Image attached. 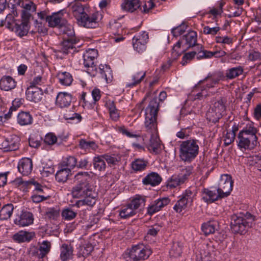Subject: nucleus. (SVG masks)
I'll return each mask as SVG.
<instances>
[{
    "instance_id": "obj_50",
    "label": "nucleus",
    "mask_w": 261,
    "mask_h": 261,
    "mask_svg": "<svg viewBox=\"0 0 261 261\" xmlns=\"http://www.w3.org/2000/svg\"><path fill=\"white\" fill-rule=\"evenodd\" d=\"M77 213L70 208H64L62 212V216L66 220H71L74 219Z\"/></svg>"
},
{
    "instance_id": "obj_44",
    "label": "nucleus",
    "mask_w": 261,
    "mask_h": 261,
    "mask_svg": "<svg viewBox=\"0 0 261 261\" xmlns=\"http://www.w3.org/2000/svg\"><path fill=\"white\" fill-rule=\"evenodd\" d=\"M147 164V162L144 160L136 159L132 163V168L135 171L144 170Z\"/></svg>"
},
{
    "instance_id": "obj_28",
    "label": "nucleus",
    "mask_w": 261,
    "mask_h": 261,
    "mask_svg": "<svg viewBox=\"0 0 261 261\" xmlns=\"http://www.w3.org/2000/svg\"><path fill=\"white\" fill-rule=\"evenodd\" d=\"M98 70V73L100 74L101 77L103 78L107 83L112 81V71L109 65L100 64Z\"/></svg>"
},
{
    "instance_id": "obj_41",
    "label": "nucleus",
    "mask_w": 261,
    "mask_h": 261,
    "mask_svg": "<svg viewBox=\"0 0 261 261\" xmlns=\"http://www.w3.org/2000/svg\"><path fill=\"white\" fill-rule=\"evenodd\" d=\"M50 248V242L48 241H43L40 244L39 248V254H38V258H43L49 252Z\"/></svg>"
},
{
    "instance_id": "obj_31",
    "label": "nucleus",
    "mask_w": 261,
    "mask_h": 261,
    "mask_svg": "<svg viewBox=\"0 0 261 261\" xmlns=\"http://www.w3.org/2000/svg\"><path fill=\"white\" fill-rule=\"evenodd\" d=\"M93 164L94 168L98 171H103L106 168V164L102 155L94 157Z\"/></svg>"
},
{
    "instance_id": "obj_13",
    "label": "nucleus",
    "mask_w": 261,
    "mask_h": 261,
    "mask_svg": "<svg viewBox=\"0 0 261 261\" xmlns=\"http://www.w3.org/2000/svg\"><path fill=\"white\" fill-rule=\"evenodd\" d=\"M19 138L16 135L9 136L1 142L0 148L4 151L16 150L19 147Z\"/></svg>"
},
{
    "instance_id": "obj_52",
    "label": "nucleus",
    "mask_w": 261,
    "mask_h": 261,
    "mask_svg": "<svg viewBox=\"0 0 261 261\" xmlns=\"http://www.w3.org/2000/svg\"><path fill=\"white\" fill-rule=\"evenodd\" d=\"M60 29H61L64 34L67 36L68 38H73L72 37L74 35V31L72 25L67 22L65 25H62Z\"/></svg>"
},
{
    "instance_id": "obj_10",
    "label": "nucleus",
    "mask_w": 261,
    "mask_h": 261,
    "mask_svg": "<svg viewBox=\"0 0 261 261\" xmlns=\"http://www.w3.org/2000/svg\"><path fill=\"white\" fill-rule=\"evenodd\" d=\"M233 181L231 176L228 174L222 175L221 177L217 191L221 197L225 198L229 195L232 190Z\"/></svg>"
},
{
    "instance_id": "obj_36",
    "label": "nucleus",
    "mask_w": 261,
    "mask_h": 261,
    "mask_svg": "<svg viewBox=\"0 0 261 261\" xmlns=\"http://www.w3.org/2000/svg\"><path fill=\"white\" fill-rule=\"evenodd\" d=\"M93 246L90 243H85L80 246L77 253L78 257H85L90 254L93 250Z\"/></svg>"
},
{
    "instance_id": "obj_19",
    "label": "nucleus",
    "mask_w": 261,
    "mask_h": 261,
    "mask_svg": "<svg viewBox=\"0 0 261 261\" xmlns=\"http://www.w3.org/2000/svg\"><path fill=\"white\" fill-rule=\"evenodd\" d=\"M25 94L28 100L37 103L41 100L43 92L40 88H28Z\"/></svg>"
},
{
    "instance_id": "obj_22",
    "label": "nucleus",
    "mask_w": 261,
    "mask_h": 261,
    "mask_svg": "<svg viewBox=\"0 0 261 261\" xmlns=\"http://www.w3.org/2000/svg\"><path fill=\"white\" fill-rule=\"evenodd\" d=\"M32 161L29 158L22 159L18 165V169L23 175H28L32 170Z\"/></svg>"
},
{
    "instance_id": "obj_64",
    "label": "nucleus",
    "mask_w": 261,
    "mask_h": 261,
    "mask_svg": "<svg viewBox=\"0 0 261 261\" xmlns=\"http://www.w3.org/2000/svg\"><path fill=\"white\" fill-rule=\"evenodd\" d=\"M248 60L250 61H256L261 60V53L258 51L250 50L248 55Z\"/></svg>"
},
{
    "instance_id": "obj_16",
    "label": "nucleus",
    "mask_w": 261,
    "mask_h": 261,
    "mask_svg": "<svg viewBox=\"0 0 261 261\" xmlns=\"http://www.w3.org/2000/svg\"><path fill=\"white\" fill-rule=\"evenodd\" d=\"M46 22H48L49 27L59 28L67 23V21L63 18L61 11L53 13L51 15H48L46 17Z\"/></svg>"
},
{
    "instance_id": "obj_24",
    "label": "nucleus",
    "mask_w": 261,
    "mask_h": 261,
    "mask_svg": "<svg viewBox=\"0 0 261 261\" xmlns=\"http://www.w3.org/2000/svg\"><path fill=\"white\" fill-rule=\"evenodd\" d=\"M73 247L71 244H63L60 248V258L62 261H67L73 257Z\"/></svg>"
},
{
    "instance_id": "obj_58",
    "label": "nucleus",
    "mask_w": 261,
    "mask_h": 261,
    "mask_svg": "<svg viewBox=\"0 0 261 261\" xmlns=\"http://www.w3.org/2000/svg\"><path fill=\"white\" fill-rule=\"evenodd\" d=\"M50 198L48 194H39L34 193L31 196V199L34 203H39L44 200H47Z\"/></svg>"
},
{
    "instance_id": "obj_55",
    "label": "nucleus",
    "mask_w": 261,
    "mask_h": 261,
    "mask_svg": "<svg viewBox=\"0 0 261 261\" xmlns=\"http://www.w3.org/2000/svg\"><path fill=\"white\" fill-rule=\"evenodd\" d=\"M195 195V193L194 191H192L191 189H187L182 194L181 198L183 200H185V201L188 203H192Z\"/></svg>"
},
{
    "instance_id": "obj_46",
    "label": "nucleus",
    "mask_w": 261,
    "mask_h": 261,
    "mask_svg": "<svg viewBox=\"0 0 261 261\" xmlns=\"http://www.w3.org/2000/svg\"><path fill=\"white\" fill-rule=\"evenodd\" d=\"M225 99L221 98L214 103L213 106L211 109L218 113H220L221 115H223V113L225 112L226 109L225 105Z\"/></svg>"
},
{
    "instance_id": "obj_57",
    "label": "nucleus",
    "mask_w": 261,
    "mask_h": 261,
    "mask_svg": "<svg viewBox=\"0 0 261 261\" xmlns=\"http://www.w3.org/2000/svg\"><path fill=\"white\" fill-rule=\"evenodd\" d=\"M215 41L218 43L223 44V48H225V44H230L232 43V39L228 36H217L215 38Z\"/></svg>"
},
{
    "instance_id": "obj_45",
    "label": "nucleus",
    "mask_w": 261,
    "mask_h": 261,
    "mask_svg": "<svg viewBox=\"0 0 261 261\" xmlns=\"http://www.w3.org/2000/svg\"><path fill=\"white\" fill-rule=\"evenodd\" d=\"M84 199L82 200H77L75 203V205L77 207H80L84 205H88L90 207H92L96 202V198H92V197H83Z\"/></svg>"
},
{
    "instance_id": "obj_56",
    "label": "nucleus",
    "mask_w": 261,
    "mask_h": 261,
    "mask_svg": "<svg viewBox=\"0 0 261 261\" xmlns=\"http://www.w3.org/2000/svg\"><path fill=\"white\" fill-rule=\"evenodd\" d=\"M45 215L49 219H57L60 216V210L55 208H49L45 212Z\"/></svg>"
},
{
    "instance_id": "obj_15",
    "label": "nucleus",
    "mask_w": 261,
    "mask_h": 261,
    "mask_svg": "<svg viewBox=\"0 0 261 261\" xmlns=\"http://www.w3.org/2000/svg\"><path fill=\"white\" fill-rule=\"evenodd\" d=\"M76 43L75 40L73 38H67L65 37L64 40L59 44L57 48L55 49L56 53H61L64 55H67L71 50L74 51L75 47L74 44Z\"/></svg>"
},
{
    "instance_id": "obj_3",
    "label": "nucleus",
    "mask_w": 261,
    "mask_h": 261,
    "mask_svg": "<svg viewBox=\"0 0 261 261\" xmlns=\"http://www.w3.org/2000/svg\"><path fill=\"white\" fill-rule=\"evenodd\" d=\"M199 140L190 139L181 142L179 147V156L180 160L185 163H191L199 154Z\"/></svg>"
},
{
    "instance_id": "obj_34",
    "label": "nucleus",
    "mask_w": 261,
    "mask_h": 261,
    "mask_svg": "<svg viewBox=\"0 0 261 261\" xmlns=\"http://www.w3.org/2000/svg\"><path fill=\"white\" fill-rule=\"evenodd\" d=\"M243 68L239 66L230 68L226 71L225 76L227 79L232 80L241 75L243 72Z\"/></svg>"
},
{
    "instance_id": "obj_37",
    "label": "nucleus",
    "mask_w": 261,
    "mask_h": 261,
    "mask_svg": "<svg viewBox=\"0 0 261 261\" xmlns=\"http://www.w3.org/2000/svg\"><path fill=\"white\" fill-rule=\"evenodd\" d=\"M137 214L136 210H134L129 203L125 206L123 207L119 212V216L121 218L127 219L133 217Z\"/></svg>"
},
{
    "instance_id": "obj_5",
    "label": "nucleus",
    "mask_w": 261,
    "mask_h": 261,
    "mask_svg": "<svg viewBox=\"0 0 261 261\" xmlns=\"http://www.w3.org/2000/svg\"><path fill=\"white\" fill-rule=\"evenodd\" d=\"M197 42V33L191 31L185 35L181 40H179L172 49V57L176 60L182 53L191 47L195 46Z\"/></svg>"
},
{
    "instance_id": "obj_38",
    "label": "nucleus",
    "mask_w": 261,
    "mask_h": 261,
    "mask_svg": "<svg viewBox=\"0 0 261 261\" xmlns=\"http://www.w3.org/2000/svg\"><path fill=\"white\" fill-rule=\"evenodd\" d=\"M58 78L59 82L63 85L69 86L72 82L73 79L71 74L67 72L58 73Z\"/></svg>"
},
{
    "instance_id": "obj_1",
    "label": "nucleus",
    "mask_w": 261,
    "mask_h": 261,
    "mask_svg": "<svg viewBox=\"0 0 261 261\" xmlns=\"http://www.w3.org/2000/svg\"><path fill=\"white\" fill-rule=\"evenodd\" d=\"M159 103L157 98H153L149 102L145 110V128L147 132L150 135L148 150L155 154H158L161 150V144L160 139L156 136L157 133L156 117L159 110Z\"/></svg>"
},
{
    "instance_id": "obj_23",
    "label": "nucleus",
    "mask_w": 261,
    "mask_h": 261,
    "mask_svg": "<svg viewBox=\"0 0 261 261\" xmlns=\"http://www.w3.org/2000/svg\"><path fill=\"white\" fill-rule=\"evenodd\" d=\"M141 2L140 0H124L121 8L124 11L134 12L140 8Z\"/></svg>"
},
{
    "instance_id": "obj_6",
    "label": "nucleus",
    "mask_w": 261,
    "mask_h": 261,
    "mask_svg": "<svg viewBox=\"0 0 261 261\" xmlns=\"http://www.w3.org/2000/svg\"><path fill=\"white\" fill-rule=\"evenodd\" d=\"M254 220L253 216L250 213H247L245 216L233 215L230 224L231 231L234 233H245L248 229L251 227Z\"/></svg>"
},
{
    "instance_id": "obj_17",
    "label": "nucleus",
    "mask_w": 261,
    "mask_h": 261,
    "mask_svg": "<svg viewBox=\"0 0 261 261\" xmlns=\"http://www.w3.org/2000/svg\"><path fill=\"white\" fill-rule=\"evenodd\" d=\"M34 220V216L32 213L22 211L20 216L14 220V223L17 225L24 227L32 224Z\"/></svg>"
},
{
    "instance_id": "obj_29",
    "label": "nucleus",
    "mask_w": 261,
    "mask_h": 261,
    "mask_svg": "<svg viewBox=\"0 0 261 261\" xmlns=\"http://www.w3.org/2000/svg\"><path fill=\"white\" fill-rule=\"evenodd\" d=\"M17 122L20 125H29L33 122V117L29 112L22 111L17 115Z\"/></svg>"
},
{
    "instance_id": "obj_33",
    "label": "nucleus",
    "mask_w": 261,
    "mask_h": 261,
    "mask_svg": "<svg viewBox=\"0 0 261 261\" xmlns=\"http://www.w3.org/2000/svg\"><path fill=\"white\" fill-rule=\"evenodd\" d=\"M14 207L12 204L5 205L0 211V219L6 220L9 219L12 216Z\"/></svg>"
},
{
    "instance_id": "obj_35",
    "label": "nucleus",
    "mask_w": 261,
    "mask_h": 261,
    "mask_svg": "<svg viewBox=\"0 0 261 261\" xmlns=\"http://www.w3.org/2000/svg\"><path fill=\"white\" fill-rule=\"evenodd\" d=\"M217 222L209 221L202 225L201 230L205 236L214 233L216 230Z\"/></svg>"
},
{
    "instance_id": "obj_12",
    "label": "nucleus",
    "mask_w": 261,
    "mask_h": 261,
    "mask_svg": "<svg viewBox=\"0 0 261 261\" xmlns=\"http://www.w3.org/2000/svg\"><path fill=\"white\" fill-rule=\"evenodd\" d=\"M148 34L145 31H142L135 35L132 40L133 47L138 53L144 52L146 48V44L148 42Z\"/></svg>"
},
{
    "instance_id": "obj_42",
    "label": "nucleus",
    "mask_w": 261,
    "mask_h": 261,
    "mask_svg": "<svg viewBox=\"0 0 261 261\" xmlns=\"http://www.w3.org/2000/svg\"><path fill=\"white\" fill-rule=\"evenodd\" d=\"M146 202V198L145 197L141 196H137L135 198H134L131 202L129 203L130 206L134 208V210H136V213L137 212V210L141 206H143L145 205V203Z\"/></svg>"
},
{
    "instance_id": "obj_2",
    "label": "nucleus",
    "mask_w": 261,
    "mask_h": 261,
    "mask_svg": "<svg viewBox=\"0 0 261 261\" xmlns=\"http://www.w3.org/2000/svg\"><path fill=\"white\" fill-rule=\"evenodd\" d=\"M91 176L87 172H79L74 178V186L71 190V195L74 198L83 197L96 198L97 193L90 184Z\"/></svg>"
},
{
    "instance_id": "obj_32",
    "label": "nucleus",
    "mask_w": 261,
    "mask_h": 261,
    "mask_svg": "<svg viewBox=\"0 0 261 261\" xmlns=\"http://www.w3.org/2000/svg\"><path fill=\"white\" fill-rule=\"evenodd\" d=\"M86 56L83 55L84 65L86 67L89 68L88 72L91 76H95L97 73V68L94 66V60L92 58H86Z\"/></svg>"
},
{
    "instance_id": "obj_25",
    "label": "nucleus",
    "mask_w": 261,
    "mask_h": 261,
    "mask_svg": "<svg viewBox=\"0 0 261 261\" xmlns=\"http://www.w3.org/2000/svg\"><path fill=\"white\" fill-rule=\"evenodd\" d=\"M16 82L10 76H4L0 80V89L4 91H9L14 89Z\"/></svg>"
},
{
    "instance_id": "obj_49",
    "label": "nucleus",
    "mask_w": 261,
    "mask_h": 261,
    "mask_svg": "<svg viewBox=\"0 0 261 261\" xmlns=\"http://www.w3.org/2000/svg\"><path fill=\"white\" fill-rule=\"evenodd\" d=\"M79 146L82 149H92L96 150L98 146L94 141H87L85 140L82 139L79 143Z\"/></svg>"
},
{
    "instance_id": "obj_51",
    "label": "nucleus",
    "mask_w": 261,
    "mask_h": 261,
    "mask_svg": "<svg viewBox=\"0 0 261 261\" xmlns=\"http://www.w3.org/2000/svg\"><path fill=\"white\" fill-rule=\"evenodd\" d=\"M182 253V247L178 243H174L169 253L171 257H177L180 256Z\"/></svg>"
},
{
    "instance_id": "obj_20",
    "label": "nucleus",
    "mask_w": 261,
    "mask_h": 261,
    "mask_svg": "<svg viewBox=\"0 0 261 261\" xmlns=\"http://www.w3.org/2000/svg\"><path fill=\"white\" fill-rule=\"evenodd\" d=\"M35 234L33 231H19L18 232L15 233L12 238L13 240L18 243H21L25 242H30L35 237Z\"/></svg>"
},
{
    "instance_id": "obj_27",
    "label": "nucleus",
    "mask_w": 261,
    "mask_h": 261,
    "mask_svg": "<svg viewBox=\"0 0 261 261\" xmlns=\"http://www.w3.org/2000/svg\"><path fill=\"white\" fill-rule=\"evenodd\" d=\"M161 181L162 177L158 173L151 172L143 179L142 182L145 185H150L155 186L160 184Z\"/></svg>"
},
{
    "instance_id": "obj_53",
    "label": "nucleus",
    "mask_w": 261,
    "mask_h": 261,
    "mask_svg": "<svg viewBox=\"0 0 261 261\" xmlns=\"http://www.w3.org/2000/svg\"><path fill=\"white\" fill-rule=\"evenodd\" d=\"M154 7V4L152 0L143 2V4L141 3V6L139 9L143 13H148L150 10Z\"/></svg>"
},
{
    "instance_id": "obj_18",
    "label": "nucleus",
    "mask_w": 261,
    "mask_h": 261,
    "mask_svg": "<svg viewBox=\"0 0 261 261\" xmlns=\"http://www.w3.org/2000/svg\"><path fill=\"white\" fill-rule=\"evenodd\" d=\"M202 198L204 202L211 203L223 198L217 190L204 188L202 191Z\"/></svg>"
},
{
    "instance_id": "obj_4",
    "label": "nucleus",
    "mask_w": 261,
    "mask_h": 261,
    "mask_svg": "<svg viewBox=\"0 0 261 261\" xmlns=\"http://www.w3.org/2000/svg\"><path fill=\"white\" fill-rule=\"evenodd\" d=\"M257 129L253 126H246L240 131L238 136V146L241 149L251 150L258 143Z\"/></svg>"
},
{
    "instance_id": "obj_47",
    "label": "nucleus",
    "mask_w": 261,
    "mask_h": 261,
    "mask_svg": "<svg viewBox=\"0 0 261 261\" xmlns=\"http://www.w3.org/2000/svg\"><path fill=\"white\" fill-rule=\"evenodd\" d=\"M206 116L207 120L215 123L218 122L222 115L211 108L207 112Z\"/></svg>"
},
{
    "instance_id": "obj_39",
    "label": "nucleus",
    "mask_w": 261,
    "mask_h": 261,
    "mask_svg": "<svg viewBox=\"0 0 261 261\" xmlns=\"http://www.w3.org/2000/svg\"><path fill=\"white\" fill-rule=\"evenodd\" d=\"M71 11L74 17L76 18L77 22L80 20L81 18L86 13L85 11L83 6L81 4H75L71 7Z\"/></svg>"
},
{
    "instance_id": "obj_48",
    "label": "nucleus",
    "mask_w": 261,
    "mask_h": 261,
    "mask_svg": "<svg viewBox=\"0 0 261 261\" xmlns=\"http://www.w3.org/2000/svg\"><path fill=\"white\" fill-rule=\"evenodd\" d=\"M108 106L110 117L114 121H116L119 117V114L118 110L116 108L113 101H109L107 103Z\"/></svg>"
},
{
    "instance_id": "obj_43",
    "label": "nucleus",
    "mask_w": 261,
    "mask_h": 261,
    "mask_svg": "<svg viewBox=\"0 0 261 261\" xmlns=\"http://www.w3.org/2000/svg\"><path fill=\"white\" fill-rule=\"evenodd\" d=\"M146 73L144 71H138L135 73L132 76V83L127 85L128 87H131L139 84L145 76Z\"/></svg>"
},
{
    "instance_id": "obj_54",
    "label": "nucleus",
    "mask_w": 261,
    "mask_h": 261,
    "mask_svg": "<svg viewBox=\"0 0 261 261\" xmlns=\"http://www.w3.org/2000/svg\"><path fill=\"white\" fill-rule=\"evenodd\" d=\"M188 203L185 200L180 198L176 203L173 207V209L178 213H180L182 210H185L188 205Z\"/></svg>"
},
{
    "instance_id": "obj_30",
    "label": "nucleus",
    "mask_w": 261,
    "mask_h": 261,
    "mask_svg": "<svg viewBox=\"0 0 261 261\" xmlns=\"http://www.w3.org/2000/svg\"><path fill=\"white\" fill-rule=\"evenodd\" d=\"M71 169L69 168H62L56 174V179L59 182L66 181L71 173Z\"/></svg>"
},
{
    "instance_id": "obj_40",
    "label": "nucleus",
    "mask_w": 261,
    "mask_h": 261,
    "mask_svg": "<svg viewBox=\"0 0 261 261\" xmlns=\"http://www.w3.org/2000/svg\"><path fill=\"white\" fill-rule=\"evenodd\" d=\"M102 155L105 160L111 167L118 165L121 160V157L119 155L114 154L106 153Z\"/></svg>"
},
{
    "instance_id": "obj_9",
    "label": "nucleus",
    "mask_w": 261,
    "mask_h": 261,
    "mask_svg": "<svg viewBox=\"0 0 261 261\" xmlns=\"http://www.w3.org/2000/svg\"><path fill=\"white\" fill-rule=\"evenodd\" d=\"M101 18V15L98 12L86 13L83 17L80 18L77 23L81 27L88 29L96 28L99 26V22Z\"/></svg>"
},
{
    "instance_id": "obj_8",
    "label": "nucleus",
    "mask_w": 261,
    "mask_h": 261,
    "mask_svg": "<svg viewBox=\"0 0 261 261\" xmlns=\"http://www.w3.org/2000/svg\"><path fill=\"white\" fill-rule=\"evenodd\" d=\"M192 170L193 167L191 166L182 169L179 174L172 175L167 180V187L171 189L184 184L192 173Z\"/></svg>"
},
{
    "instance_id": "obj_11",
    "label": "nucleus",
    "mask_w": 261,
    "mask_h": 261,
    "mask_svg": "<svg viewBox=\"0 0 261 261\" xmlns=\"http://www.w3.org/2000/svg\"><path fill=\"white\" fill-rule=\"evenodd\" d=\"M21 21L20 23H15L13 29L11 31H14L20 37L26 36L29 30V23L30 21V14L23 12L21 14Z\"/></svg>"
},
{
    "instance_id": "obj_14",
    "label": "nucleus",
    "mask_w": 261,
    "mask_h": 261,
    "mask_svg": "<svg viewBox=\"0 0 261 261\" xmlns=\"http://www.w3.org/2000/svg\"><path fill=\"white\" fill-rule=\"evenodd\" d=\"M170 202L168 197H163L158 199L150 203L147 208V214L152 216L159 212L163 207L167 205Z\"/></svg>"
},
{
    "instance_id": "obj_59",
    "label": "nucleus",
    "mask_w": 261,
    "mask_h": 261,
    "mask_svg": "<svg viewBox=\"0 0 261 261\" xmlns=\"http://www.w3.org/2000/svg\"><path fill=\"white\" fill-rule=\"evenodd\" d=\"M210 80L212 82V84H206V88H210L214 87L215 85L217 84H218L220 80V77L218 76H210L208 75L207 77H206L203 81H200L199 83H202L203 81Z\"/></svg>"
},
{
    "instance_id": "obj_60",
    "label": "nucleus",
    "mask_w": 261,
    "mask_h": 261,
    "mask_svg": "<svg viewBox=\"0 0 261 261\" xmlns=\"http://www.w3.org/2000/svg\"><path fill=\"white\" fill-rule=\"evenodd\" d=\"M15 23H16V22L14 20L13 16L12 14H9L6 18L5 23H2L1 26L5 25L6 28L11 30L14 25H15Z\"/></svg>"
},
{
    "instance_id": "obj_21",
    "label": "nucleus",
    "mask_w": 261,
    "mask_h": 261,
    "mask_svg": "<svg viewBox=\"0 0 261 261\" xmlns=\"http://www.w3.org/2000/svg\"><path fill=\"white\" fill-rule=\"evenodd\" d=\"M72 100L71 94L66 92H60L56 97V104L61 108L68 107Z\"/></svg>"
},
{
    "instance_id": "obj_61",
    "label": "nucleus",
    "mask_w": 261,
    "mask_h": 261,
    "mask_svg": "<svg viewBox=\"0 0 261 261\" xmlns=\"http://www.w3.org/2000/svg\"><path fill=\"white\" fill-rule=\"evenodd\" d=\"M65 165L70 169L76 167L77 159L73 156L67 157L64 162Z\"/></svg>"
},
{
    "instance_id": "obj_63",
    "label": "nucleus",
    "mask_w": 261,
    "mask_h": 261,
    "mask_svg": "<svg viewBox=\"0 0 261 261\" xmlns=\"http://www.w3.org/2000/svg\"><path fill=\"white\" fill-rule=\"evenodd\" d=\"M196 53L195 51H191L186 53L182 57L181 64L182 66H185L188 63L190 62L195 57Z\"/></svg>"
},
{
    "instance_id": "obj_62",
    "label": "nucleus",
    "mask_w": 261,
    "mask_h": 261,
    "mask_svg": "<svg viewBox=\"0 0 261 261\" xmlns=\"http://www.w3.org/2000/svg\"><path fill=\"white\" fill-rule=\"evenodd\" d=\"M99 221V218L95 215L91 216L89 219V223L86 226L87 229H94L96 227V225Z\"/></svg>"
},
{
    "instance_id": "obj_7",
    "label": "nucleus",
    "mask_w": 261,
    "mask_h": 261,
    "mask_svg": "<svg viewBox=\"0 0 261 261\" xmlns=\"http://www.w3.org/2000/svg\"><path fill=\"white\" fill-rule=\"evenodd\" d=\"M151 254L149 248L143 244L134 246L125 254L126 261H140L147 259Z\"/></svg>"
},
{
    "instance_id": "obj_26",
    "label": "nucleus",
    "mask_w": 261,
    "mask_h": 261,
    "mask_svg": "<svg viewBox=\"0 0 261 261\" xmlns=\"http://www.w3.org/2000/svg\"><path fill=\"white\" fill-rule=\"evenodd\" d=\"M17 4L23 9L22 10L21 14L23 12H27L30 14V18L31 16V13L34 12L36 10V5L30 0H18Z\"/></svg>"
}]
</instances>
